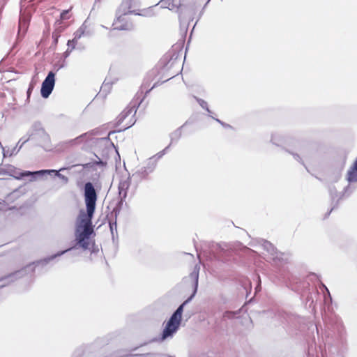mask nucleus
I'll list each match as a JSON object with an SVG mask.
<instances>
[{
    "label": "nucleus",
    "mask_w": 357,
    "mask_h": 357,
    "mask_svg": "<svg viewBox=\"0 0 357 357\" xmlns=\"http://www.w3.org/2000/svg\"><path fill=\"white\" fill-rule=\"evenodd\" d=\"M5 206L6 205H5L4 202H0V211L3 210L5 208Z\"/></svg>",
    "instance_id": "obj_22"
},
{
    "label": "nucleus",
    "mask_w": 357,
    "mask_h": 357,
    "mask_svg": "<svg viewBox=\"0 0 357 357\" xmlns=\"http://www.w3.org/2000/svg\"><path fill=\"white\" fill-rule=\"evenodd\" d=\"M84 190L86 211L79 212L76 222L75 236L79 246L86 250L89 246L90 236L93 232L92 218L96 210L97 193L91 182L85 183Z\"/></svg>",
    "instance_id": "obj_1"
},
{
    "label": "nucleus",
    "mask_w": 357,
    "mask_h": 357,
    "mask_svg": "<svg viewBox=\"0 0 357 357\" xmlns=\"http://www.w3.org/2000/svg\"><path fill=\"white\" fill-rule=\"evenodd\" d=\"M68 10H63L61 13V19H64L65 18V15L68 13Z\"/></svg>",
    "instance_id": "obj_20"
},
{
    "label": "nucleus",
    "mask_w": 357,
    "mask_h": 357,
    "mask_svg": "<svg viewBox=\"0 0 357 357\" xmlns=\"http://www.w3.org/2000/svg\"><path fill=\"white\" fill-rule=\"evenodd\" d=\"M129 116H130L131 117H132L133 116V111L132 109H130L128 111L121 113L119 121L120 123H123Z\"/></svg>",
    "instance_id": "obj_12"
},
{
    "label": "nucleus",
    "mask_w": 357,
    "mask_h": 357,
    "mask_svg": "<svg viewBox=\"0 0 357 357\" xmlns=\"http://www.w3.org/2000/svg\"><path fill=\"white\" fill-rule=\"evenodd\" d=\"M55 84V74L50 71L42 83L40 93L43 98H47L50 96L54 89Z\"/></svg>",
    "instance_id": "obj_5"
},
{
    "label": "nucleus",
    "mask_w": 357,
    "mask_h": 357,
    "mask_svg": "<svg viewBox=\"0 0 357 357\" xmlns=\"http://www.w3.org/2000/svg\"><path fill=\"white\" fill-rule=\"evenodd\" d=\"M292 155L295 160L303 164V160L298 154L292 153Z\"/></svg>",
    "instance_id": "obj_19"
},
{
    "label": "nucleus",
    "mask_w": 357,
    "mask_h": 357,
    "mask_svg": "<svg viewBox=\"0 0 357 357\" xmlns=\"http://www.w3.org/2000/svg\"><path fill=\"white\" fill-rule=\"evenodd\" d=\"M26 141H27V140H24V141H23V142H22V144H20V146H19V148H18V149H17V146H16V147H15V148L12 150V151H11V153H10V155H13V154H15V153H17L20 151V149L22 147L23 144H24L25 142H26Z\"/></svg>",
    "instance_id": "obj_18"
},
{
    "label": "nucleus",
    "mask_w": 357,
    "mask_h": 357,
    "mask_svg": "<svg viewBox=\"0 0 357 357\" xmlns=\"http://www.w3.org/2000/svg\"><path fill=\"white\" fill-rule=\"evenodd\" d=\"M77 40H76L74 38L68 41V44H67L68 45V50L66 52V54L67 55H68V54L70 52H71L73 50L75 49V45H77Z\"/></svg>",
    "instance_id": "obj_13"
},
{
    "label": "nucleus",
    "mask_w": 357,
    "mask_h": 357,
    "mask_svg": "<svg viewBox=\"0 0 357 357\" xmlns=\"http://www.w3.org/2000/svg\"><path fill=\"white\" fill-rule=\"evenodd\" d=\"M271 140H272L273 144H275L276 145H280L278 143H277L276 138L275 137H273Z\"/></svg>",
    "instance_id": "obj_24"
},
{
    "label": "nucleus",
    "mask_w": 357,
    "mask_h": 357,
    "mask_svg": "<svg viewBox=\"0 0 357 357\" xmlns=\"http://www.w3.org/2000/svg\"><path fill=\"white\" fill-rule=\"evenodd\" d=\"M192 294L186 301H185L172 314L162 331L161 340H165L169 337H172L174 334L178 330L183 311L184 306L188 303L194 297Z\"/></svg>",
    "instance_id": "obj_3"
},
{
    "label": "nucleus",
    "mask_w": 357,
    "mask_h": 357,
    "mask_svg": "<svg viewBox=\"0 0 357 357\" xmlns=\"http://www.w3.org/2000/svg\"><path fill=\"white\" fill-rule=\"evenodd\" d=\"M199 269H200L199 266L197 264L195 265L193 271L189 275V278L192 280V285L194 287V291L192 293V294H194V296L195 295L197 290V287H198Z\"/></svg>",
    "instance_id": "obj_7"
},
{
    "label": "nucleus",
    "mask_w": 357,
    "mask_h": 357,
    "mask_svg": "<svg viewBox=\"0 0 357 357\" xmlns=\"http://www.w3.org/2000/svg\"><path fill=\"white\" fill-rule=\"evenodd\" d=\"M165 150H163L162 151H161V152H160V153H158L157 154V155H158V158H161V157L165 154Z\"/></svg>",
    "instance_id": "obj_21"
},
{
    "label": "nucleus",
    "mask_w": 357,
    "mask_h": 357,
    "mask_svg": "<svg viewBox=\"0 0 357 357\" xmlns=\"http://www.w3.org/2000/svg\"><path fill=\"white\" fill-rule=\"evenodd\" d=\"M27 27V23L25 20L20 19L19 32L25 31Z\"/></svg>",
    "instance_id": "obj_15"
},
{
    "label": "nucleus",
    "mask_w": 357,
    "mask_h": 357,
    "mask_svg": "<svg viewBox=\"0 0 357 357\" xmlns=\"http://www.w3.org/2000/svg\"><path fill=\"white\" fill-rule=\"evenodd\" d=\"M63 169H65V168H61L58 171L54 169H42L36 172L24 171L22 172L17 173L13 175V176L16 179L20 180L24 176H32L33 177L31 179V181H34L36 179L35 176H43L45 174H51L52 173H54L57 177L62 180L65 183H67L68 181V178L66 176L59 173Z\"/></svg>",
    "instance_id": "obj_4"
},
{
    "label": "nucleus",
    "mask_w": 357,
    "mask_h": 357,
    "mask_svg": "<svg viewBox=\"0 0 357 357\" xmlns=\"http://www.w3.org/2000/svg\"><path fill=\"white\" fill-rule=\"evenodd\" d=\"M132 0H123L118 10H116V19L112 26L114 30H128L131 29V24L125 20L124 17L128 14H134L136 15H142L137 13L134 8Z\"/></svg>",
    "instance_id": "obj_2"
},
{
    "label": "nucleus",
    "mask_w": 357,
    "mask_h": 357,
    "mask_svg": "<svg viewBox=\"0 0 357 357\" xmlns=\"http://www.w3.org/2000/svg\"><path fill=\"white\" fill-rule=\"evenodd\" d=\"M261 246L263 248V249L264 250L266 251V252L268 253V258L271 259V257L272 255H274L275 253H276V249L275 248L273 245L272 243H271L270 242L267 241H261Z\"/></svg>",
    "instance_id": "obj_9"
},
{
    "label": "nucleus",
    "mask_w": 357,
    "mask_h": 357,
    "mask_svg": "<svg viewBox=\"0 0 357 357\" xmlns=\"http://www.w3.org/2000/svg\"><path fill=\"white\" fill-rule=\"evenodd\" d=\"M112 233H113L114 227L112 224L109 225Z\"/></svg>",
    "instance_id": "obj_25"
},
{
    "label": "nucleus",
    "mask_w": 357,
    "mask_h": 357,
    "mask_svg": "<svg viewBox=\"0 0 357 357\" xmlns=\"http://www.w3.org/2000/svg\"><path fill=\"white\" fill-rule=\"evenodd\" d=\"M22 139H20V140L18 142V143H17V146L19 145V144H22Z\"/></svg>",
    "instance_id": "obj_26"
},
{
    "label": "nucleus",
    "mask_w": 357,
    "mask_h": 357,
    "mask_svg": "<svg viewBox=\"0 0 357 357\" xmlns=\"http://www.w3.org/2000/svg\"><path fill=\"white\" fill-rule=\"evenodd\" d=\"M349 182H357V158L347 172Z\"/></svg>",
    "instance_id": "obj_8"
},
{
    "label": "nucleus",
    "mask_w": 357,
    "mask_h": 357,
    "mask_svg": "<svg viewBox=\"0 0 357 357\" xmlns=\"http://www.w3.org/2000/svg\"><path fill=\"white\" fill-rule=\"evenodd\" d=\"M45 135V138H46L47 140H49V137H48V135Z\"/></svg>",
    "instance_id": "obj_27"
},
{
    "label": "nucleus",
    "mask_w": 357,
    "mask_h": 357,
    "mask_svg": "<svg viewBox=\"0 0 357 357\" xmlns=\"http://www.w3.org/2000/svg\"><path fill=\"white\" fill-rule=\"evenodd\" d=\"M197 102H199V105L204 109H206L208 112H210V110L208 107L207 102L202 100V99H197Z\"/></svg>",
    "instance_id": "obj_16"
},
{
    "label": "nucleus",
    "mask_w": 357,
    "mask_h": 357,
    "mask_svg": "<svg viewBox=\"0 0 357 357\" xmlns=\"http://www.w3.org/2000/svg\"><path fill=\"white\" fill-rule=\"evenodd\" d=\"M155 162L156 159L155 158V157L150 158L147 161V164L148 165H150V167H145V172H151L155 167Z\"/></svg>",
    "instance_id": "obj_11"
},
{
    "label": "nucleus",
    "mask_w": 357,
    "mask_h": 357,
    "mask_svg": "<svg viewBox=\"0 0 357 357\" xmlns=\"http://www.w3.org/2000/svg\"><path fill=\"white\" fill-rule=\"evenodd\" d=\"M84 28L81 26L75 33H74V39L78 41L79 38L84 35Z\"/></svg>",
    "instance_id": "obj_14"
},
{
    "label": "nucleus",
    "mask_w": 357,
    "mask_h": 357,
    "mask_svg": "<svg viewBox=\"0 0 357 357\" xmlns=\"http://www.w3.org/2000/svg\"><path fill=\"white\" fill-rule=\"evenodd\" d=\"M216 121H217L218 122H219V123H221V121H220L219 119H216Z\"/></svg>",
    "instance_id": "obj_28"
},
{
    "label": "nucleus",
    "mask_w": 357,
    "mask_h": 357,
    "mask_svg": "<svg viewBox=\"0 0 357 357\" xmlns=\"http://www.w3.org/2000/svg\"><path fill=\"white\" fill-rule=\"evenodd\" d=\"M326 291L329 293V291H328V289H327L326 287H325Z\"/></svg>",
    "instance_id": "obj_29"
},
{
    "label": "nucleus",
    "mask_w": 357,
    "mask_h": 357,
    "mask_svg": "<svg viewBox=\"0 0 357 357\" xmlns=\"http://www.w3.org/2000/svg\"><path fill=\"white\" fill-rule=\"evenodd\" d=\"M134 123L130 121L129 123H126V128H130Z\"/></svg>",
    "instance_id": "obj_23"
},
{
    "label": "nucleus",
    "mask_w": 357,
    "mask_h": 357,
    "mask_svg": "<svg viewBox=\"0 0 357 357\" xmlns=\"http://www.w3.org/2000/svg\"><path fill=\"white\" fill-rule=\"evenodd\" d=\"M131 183L129 176L122 177L119 183V194L121 200L126 199Z\"/></svg>",
    "instance_id": "obj_6"
},
{
    "label": "nucleus",
    "mask_w": 357,
    "mask_h": 357,
    "mask_svg": "<svg viewBox=\"0 0 357 357\" xmlns=\"http://www.w3.org/2000/svg\"><path fill=\"white\" fill-rule=\"evenodd\" d=\"M271 259L275 262H287L289 259V255L276 250V253L271 257Z\"/></svg>",
    "instance_id": "obj_10"
},
{
    "label": "nucleus",
    "mask_w": 357,
    "mask_h": 357,
    "mask_svg": "<svg viewBox=\"0 0 357 357\" xmlns=\"http://www.w3.org/2000/svg\"><path fill=\"white\" fill-rule=\"evenodd\" d=\"M69 250H70V248L67 249V250H65L61 251V252H58L57 254H56V255H54L52 256L51 257L48 258V259H47V261H50V260H51V259H54L55 257H58V256H61V255H63L64 253L67 252H68V251H69Z\"/></svg>",
    "instance_id": "obj_17"
}]
</instances>
